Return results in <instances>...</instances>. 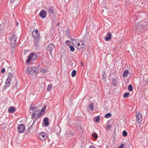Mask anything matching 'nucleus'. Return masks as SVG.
I'll list each match as a JSON object with an SVG mask.
<instances>
[{"mask_svg": "<svg viewBox=\"0 0 148 148\" xmlns=\"http://www.w3.org/2000/svg\"><path fill=\"white\" fill-rule=\"evenodd\" d=\"M38 71V68L36 67H29L27 69L25 72L27 74L35 75Z\"/></svg>", "mask_w": 148, "mask_h": 148, "instance_id": "obj_1", "label": "nucleus"}, {"mask_svg": "<svg viewBox=\"0 0 148 148\" xmlns=\"http://www.w3.org/2000/svg\"><path fill=\"white\" fill-rule=\"evenodd\" d=\"M37 57V55L36 54L34 53H32L26 61V62L29 64L35 60Z\"/></svg>", "mask_w": 148, "mask_h": 148, "instance_id": "obj_2", "label": "nucleus"}, {"mask_svg": "<svg viewBox=\"0 0 148 148\" xmlns=\"http://www.w3.org/2000/svg\"><path fill=\"white\" fill-rule=\"evenodd\" d=\"M54 48L55 47L53 43H50L48 45L47 47V49L51 55L52 54V51Z\"/></svg>", "mask_w": 148, "mask_h": 148, "instance_id": "obj_3", "label": "nucleus"}, {"mask_svg": "<svg viewBox=\"0 0 148 148\" xmlns=\"http://www.w3.org/2000/svg\"><path fill=\"white\" fill-rule=\"evenodd\" d=\"M25 130V126L23 124L18 125V132L20 133H22L24 132Z\"/></svg>", "mask_w": 148, "mask_h": 148, "instance_id": "obj_4", "label": "nucleus"}, {"mask_svg": "<svg viewBox=\"0 0 148 148\" xmlns=\"http://www.w3.org/2000/svg\"><path fill=\"white\" fill-rule=\"evenodd\" d=\"M38 136L39 138L42 140H45L47 138V134L45 132L40 133Z\"/></svg>", "mask_w": 148, "mask_h": 148, "instance_id": "obj_5", "label": "nucleus"}, {"mask_svg": "<svg viewBox=\"0 0 148 148\" xmlns=\"http://www.w3.org/2000/svg\"><path fill=\"white\" fill-rule=\"evenodd\" d=\"M32 35L34 38H40V34L38 32V31L37 30H34L32 33Z\"/></svg>", "mask_w": 148, "mask_h": 148, "instance_id": "obj_6", "label": "nucleus"}, {"mask_svg": "<svg viewBox=\"0 0 148 148\" xmlns=\"http://www.w3.org/2000/svg\"><path fill=\"white\" fill-rule=\"evenodd\" d=\"M85 46V44L83 41H79L77 45L76 48L79 49L84 48Z\"/></svg>", "mask_w": 148, "mask_h": 148, "instance_id": "obj_7", "label": "nucleus"}, {"mask_svg": "<svg viewBox=\"0 0 148 148\" xmlns=\"http://www.w3.org/2000/svg\"><path fill=\"white\" fill-rule=\"evenodd\" d=\"M16 36L15 35H13L11 39L10 40V44L12 46L15 45L16 43Z\"/></svg>", "mask_w": 148, "mask_h": 148, "instance_id": "obj_8", "label": "nucleus"}, {"mask_svg": "<svg viewBox=\"0 0 148 148\" xmlns=\"http://www.w3.org/2000/svg\"><path fill=\"white\" fill-rule=\"evenodd\" d=\"M136 119L137 122L139 123H140L142 120V114L140 113H137L136 114Z\"/></svg>", "mask_w": 148, "mask_h": 148, "instance_id": "obj_9", "label": "nucleus"}, {"mask_svg": "<svg viewBox=\"0 0 148 148\" xmlns=\"http://www.w3.org/2000/svg\"><path fill=\"white\" fill-rule=\"evenodd\" d=\"M46 107V106H45L42 108L38 115V117H40L44 114Z\"/></svg>", "mask_w": 148, "mask_h": 148, "instance_id": "obj_10", "label": "nucleus"}, {"mask_svg": "<svg viewBox=\"0 0 148 148\" xmlns=\"http://www.w3.org/2000/svg\"><path fill=\"white\" fill-rule=\"evenodd\" d=\"M40 16L42 18H44L46 17L47 13L46 11L44 10L41 11L39 13Z\"/></svg>", "mask_w": 148, "mask_h": 148, "instance_id": "obj_11", "label": "nucleus"}, {"mask_svg": "<svg viewBox=\"0 0 148 148\" xmlns=\"http://www.w3.org/2000/svg\"><path fill=\"white\" fill-rule=\"evenodd\" d=\"M71 40L72 44L74 46L76 47L77 45V44L79 43V41L78 40L75 39H72Z\"/></svg>", "mask_w": 148, "mask_h": 148, "instance_id": "obj_12", "label": "nucleus"}, {"mask_svg": "<svg viewBox=\"0 0 148 148\" xmlns=\"http://www.w3.org/2000/svg\"><path fill=\"white\" fill-rule=\"evenodd\" d=\"M111 34L110 32H108L107 35L106 36L105 38V39L106 41H108L111 39Z\"/></svg>", "mask_w": 148, "mask_h": 148, "instance_id": "obj_13", "label": "nucleus"}, {"mask_svg": "<svg viewBox=\"0 0 148 148\" xmlns=\"http://www.w3.org/2000/svg\"><path fill=\"white\" fill-rule=\"evenodd\" d=\"M39 111V110H36L34 111L31 116V118L32 119H34L35 118L36 116L38 114Z\"/></svg>", "mask_w": 148, "mask_h": 148, "instance_id": "obj_14", "label": "nucleus"}, {"mask_svg": "<svg viewBox=\"0 0 148 148\" xmlns=\"http://www.w3.org/2000/svg\"><path fill=\"white\" fill-rule=\"evenodd\" d=\"M12 80L9 78H7L5 82V85L7 87H8L10 85Z\"/></svg>", "mask_w": 148, "mask_h": 148, "instance_id": "obj_15", "label": "nucleus"}, {"mask_svg": "<svg viewBox=\"0 0 148 148\" xmlns=\"http://www.w3.org/2000/svg\"><path fill=\"white\" fill-rule=\"evenodd\" d=\"M15 109L12 106H10V107L8 112L9 113H13L15 112Z\"/></svg>", "mask_w": 148, "mask_h": 148, "instance_id": "obj_16", "label": "nucleus"}, {"mask_svg": "<svg viewBox=\"0 0 148 148\" xmlns=\"http://www.w3.org/2000/svg\"><path fill=\"white\" fill-rule=\"evenodd\" d=\"M129 73V72L128 70H125L123 74V77H127Z\"/></svg>", "mask_w": 148, "mask_h": 148, "instance_id": "obj_17", "label": "nucleus"}, {"mask_svg": "<svg viewBox=\"0 0 148 148\" xmlns=\"http://www.w3.org/2000/svg\"><path fill=\"white\" fill-rule=\"evenodd\" d=\"M40 38H34V42L35 43V45L36 47L38 46V42H39V40Z\"/></svg>", "mask_w": 148, "mask_h": 148, "instance_id": "obj_18", "label": "nucleus"}, {"mask_svg": "<svg viewBox=\"0 0 148 148\" xmlns=\"http://www.w3.org/2000/svg\"><path fill=\"white\" fill-rule=\"evenodd\" d=\"M43 121L44 122L46 126H47L49 125V123L48 122V119L47 118H45L43 120Z\"/></svg>", "mask_w": 148, "mask_h": 148, "instance_id": "obj_19", "label": "nucleus"}, {"mask_svg": "<svg viewBox=\"0 0 148 148\" xmlns=\"http://www.w3.org/2000/svg\"><path fill=\"white\" fill-rule=\"evenodd\" d=\"M100 119V117L99 116H97L94 117V119L96 122H99Z\"/></svg>", "mask_w": 148, "mask_h": 148, "instance_id": "obj_20", "label": "nucleus"}, {"mask_svg": "<svg viewBox=\"0 0 148 148\" xmlns=\"http://www.w3.org/2000/svg\"><path fill=\"white\" fill-rule=\"evenodd\" d=\"M93 104L92 103L90 104L89 106V108L90 110H92L93 108Z\"/></svg>", "mask_w": 148, "mask_h": 148, "instance_id": "obj_21", "label": "nucleus"}, {"mask_svg": "<svg viewBox=\"0 0 148 148\" xmlns=\"http://www.w3.org/2000/svg\"><path fill=\"white\" fill-rule=\"evenodd\" d=\"M111 113H107L105 115V117L106 118H108L111 117Z\"/></svg>", "mask_w": 148, "mask_h": 148, "instance_id": "obj_22", "label": "nucleus"}, {"mask_svg": "<svg viewBox=\"0 0 148 148\" xmlns=\"http://www.w3.org/2000/svg\"><path fill=\"white\" fill-rule=\"evenodd\" d=\"M92 136L95 139H97L98 138V135L96 134L95 132H94L92 134Z\"/></svg>", "mask_w": 148, "mask_h": 148, "instance_id": "obj_23", "label": "nucleus"}, {"mask_svg": "<svg viewBox=\"0 0 148 148\" xmlns=\"http://www.w3.org/2000/svg\"><path fill=\"white\" fill-rule=\"evenodd\" d=\"M76 74V71L75 70L72 71L71 73V76L73 77L75 76Z\"/></svg>", "mask_w": 148, "mask_h": 148, "instance_id": "obj_24", "label": "nucleus"}, {"mask_svg": "<svg viewBox=\"0 0 148 148\" xmlns=\"http://www.w3.org/2000/svg\"><path fill=\"white\" fill-rule=\"evenodd\" d=\"M69 47L70 50L71 51L73 52L75 51V49L71 45H69Z\"/></svg>", "mask_w": 148, "mask_h": 148, "instance_id": "obj_25", "label": "nucleus"}, {"mask_svg": "<svg viewBox=\"0 0 148 148\" xmlns=\"http://www.w3.org/2000/svg\"><path fill=\"white\" fill-rule=\"evenodd\" d=\"M48 12L49 14H53L54 13L52 9L51 8H49L48 10Z\"/></svg>", "mask_w": 148, "mask_h": 148, "instance_id": "obj_26", "label": "nucleus"}, {"mask_svg": "<svg viewBox=\"0 0 148 148\" xmlns=\"http://www.w3.org/2000/svg\"><path fill=\"white\" fill-rule=\"evenodd\" d=\"M13 75L12 73H10L8 75V78H9L10 79H12V78L13 77Z\"/></svg>", "mask_w": 148, "mask_h": 148, "instance_id": "obj_27", "label": "nucleus"}, {"mask_svg": "<svg viewBox=\"0 0 148 148\" xmlns=\"http://www.w3.org/2000/svg\"><path fill=\"white\" fill-rule=\"evenodd\" d=\"M129 94H130L129 92H125L124 94V95H123V97L124 98L126 97L129 95Z\"/></svg>", "mask_w": 148, "mask_h": 148, "instance_id": "obj_28", "label": "nucleus"}, {"mask_svg": "<svg viewBox=\"0 0 148 148\" xmlns=\"http://www.w3.org/2000/svg\"><path fill=\"white\" fill-rule=\"evenodd\" d=\"M32 105L33 104H32L30 107V109L32 110H34L36 108V107H35L33 106Z\"/></svg>", "mask_w": 148, "mask_h": 148, "instance_id": "obj_29", "label": "nucleus"}, {"mask_svg": "<svg viewBox=\"0 0 148 148\" xmlns=\"http://www.w3.org/2000/svg\"><path fill=\"white\" fill-rule=\"evenodd\" d=\"M52 87V86L51 85H49L48 86L47 88V90L48 91H50L51 90V88Z\"/></svg>", "mask_w": 148, "mask_h": 148, "instance_id": "obj_30", "label": "nucleus"}, {"mask_svg": "<svg viewBox=\"0 0 148 148\" xmlns=\"http://www.w3.org/2000/svg\"><path fill=\"white\" fill-rule=\"evenodd\" d=\"M128 89L130 91H132L133 90V88L131 85H130L128 87Z\"/></svg>", "mask_w": 148, "mask_h": 148, "instance_id": "obj_31", "label": "nucleus"}, {"mask_svg": "<svg viewBox=\"0 0 148 148\" xmlns=\"http://www.w3.org/2000/svg\"><path fill=\"white\" fill-rule=\"evenodd\" d=\"M112 127V125H107L106 126V129L108 130H110Z\"/></svg>", "mask_w": 148, "mask_h": 148, "instance_id": "obj_32", "label": "nucleus"}, {"mask_svg": "<svg viewBox=\"0 0 148 148\" xmlns=\"http://www.w3.org/2000/svg\"><path fill=\"white\" fill-rule=\"evenodd\" d=\"M123 134L124 136H126L127 135V133L125 131H123Z\"/></svg>", "mask_w": 148, "mask_h": 148, "instance_id": "obj_33", "label": "nucleus"}, {"mask_svg": "<svg viewBox=\"0 0 148 148\" xmlns=\"http://www.w3.org/2000/svg\"><path fill=\"white\" fill-rule=\"evenodd\" d=\"M70 43V41L69 40H67L65 41V43L67 45H69V44Z\"/></svg>", "mask_w": 148, "mask_h": 148, "instance_id": "obj_34", "label": "nucleus"}, {"mask_svg": "<svg viewBox=\"0 0 148 148\" xmlns=\"http://www.w3.org/2000/svg\"><path fill=\"white\" fill-rule=\"evenodd\" d=\"M41 71L43 73H45L47 72V70L45 69H41Z\"/></svg>", "mask_w": 148, "mask_h": 148, "instance_id": "obj_35", "label": "nucleus"}, {"mask_svg": "<svg viewBox=\"0 0 148 148\" xmlns=\"http://www.w3.org/2000/svg\"><path fill=\"white\" fill-rule=\"evenodd\" d=\"M140 24L139 22H138L136 24V28H137L138 27L140 26Z\"/></svg>", "mask_w": 148, "mask_h": 148, "instance_id": "obj_36", "label": "nucleus"}, {"mask_svg": "<svg viewBox=\"0 0 148 148\" xmlns=\"http://www.w3.org/2000/svg\"><path fill=\"white\" fill-rule=\"evenodd\" d=\"M124 145L123 144H121L120 147H119L118 148H123L124 147Z\"/></svg>", "mask_w": 148, "mask_h": 148, "instance_id": "obj_37", "label": "nucleus"}, {"mask_svg": "<svg viewBox=\"0 0 148 148\" xmlns=\"http://www.w3.org/2000/svg\"><path fill=\"white\" fill-rule=\"evenodd\" d=\"M5 69H2V70H1V73H4V72H5Z\"/></svg>", "mask_w": 148, "mask_h": 148, "instance_id": "obj_38", "label": "nucleus"}, {"mask_svg": "<svg viewBox=\"0 0 148 148\" xmlns=\"http://www.w3.org/2000/svg\"><path fill=\"white\" fill-rule=\"evenodd\" d=\"M89 148H96L95 147L93 146H91Z\"/></svg>", "mask_w": 148, "mask_h": 148, "instance_id": "obj_39", "label": "nucleus"}, {"mask_svg": "<svg viewBox=\"0 0 148 148\" xmlns=\"http://www.w3.org/2000/svg\"><path fill=\"white\" fill-rule=\"evenodd\" d=\"M81 65L82 66H83V63L82 62H81Z\"/></svg>", "mask_w": 148, "mask_h": 148, "instance_id": "obj_40", "label": "nucleus"}, {"mask_svg": "<svg viewBox=\"0 0 148 148\" xmlns=\"http://www.w3.org/2000/svg\"><path fill=\"white\" fill-rule=\"evenodd\" d=\"M143 25H142L141 26V27H142V28L143 29V28H144V27L143 26Z\"/></svg>", "mask_w": 148, "mask_h": 148, "instance_id": "obj_41", "label": "nucleus"}, {"mask_svg": "<svg viewBox=\"0 0 148 148\" xmlns=\"http://www.w3.org/2000/svg\"><path fill=\"white\" fill-rule=\"evenodd\" d=\"M19 24V23L18 22L16 23V25H18Z\"/></svg>", "mask_w": 148, "mask_h": 148, "instance_id": "obj_42", "label": "nucleus"}, {"mask_svg": "<svg viewBox=\"0 0 148 148\" xmlns=\"http://www.w3.org/2000/svg\"><path fill=\"white\" fill-rule=\"evenodd\" d=\"M36 121V119H35L34 120V121H33V123H34L35 122V121Z\"/></svg>", "mask_w": 148, "mask_h": 148, "instance_id": "obj_43", "label": "nucleus"}]
</instances>
